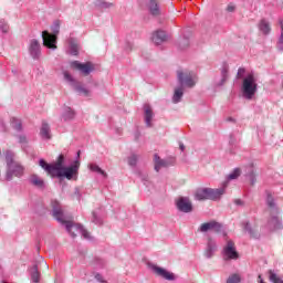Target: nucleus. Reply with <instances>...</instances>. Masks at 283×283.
<instances>
[{"mask_svg": "<svg viewBox=\"0 0 283 283\" xmlns=\"http://www.w3.org/2000/svg\"><path fill=\"white\" fill-rule=\"evenodd\" d=\"M64 163L65 156L60 155L54 164H48L45 159H40L39 165L52 178H66L67 180L76 178L78 176V169H81V161L75 160L71 166H63Z\"/></svg>", "mask_w": 283, "mask_h": 283, "instance_id": "obj_1", "label": "nucleus"}, {"mask_svg": "<svg viewBox=\"0 0 283 283\" xmlns=\"http://www.w3.org/2000/svg\"><path fill=\"white\" fill-rule=\"evenodd\" d=\"M51 207L53 218H55V220H57V222H60L61 224H64L67 233H70L71 237H76V233L72 231V229H75L81 233V235H83L85 240H90V232H87V230H85V228H83L81 223H74L72 221L65 220V214H63V209H61V203H59V201L52 200Z\"/></svg>", "mask_w": 283, "mask_h": 283, "instance_id": "obj_2", "label": "nucleus"}, {"mask_svg": "<svg viewBox=\"0 0 283 283\" xmlns=\"http://www.w3.org/2000/svg\"><path fill=\"white\" fill-rule=\"evenodd\" d=\"M6 161H7V174L6 179L8 181L13 178H21L25 174V168H23L19 161L14 160V154L12 150L6 151Z\"/></svg>", "mask_w": 283, "mask_h": 283, "instance_id": "obj_3", "label": "nucleus"}, {"mask_svg": "<svg viewBox=\"0 0 283 283\" xmlns=\"http://www.w3.org/2000/svg\"><path fill=\"white\" fill-rule=\"evenodd\" d=\"M224 196V188H198L195 192V200H220Z\"/></svg>", "mask_w": 283, "mask_h": 283, "instance_id": "obj_4", "label": "nucleus"}, {"mask_svg": "<svg viewBox=\"0 0 283 283\" xmlns=\"http://www.w3.org/2000/svg\"><path fill=\"white\" fill-rule=\"evenodd\" d=\"M53 33L48 31L42 32V41L44 48H49V50H56V34H59L61 30V22L56 20L51 27Z\"/></svg>", "mask_w": 283, "mask_h": 283, "instance_id": "obj_5", "label": "nucleus"}, {"mask_svg": "<svg viewBox=\"0 0 283 283\" xmlns=\"http://www.w3.org/2000/svg\"><path fill=\"white\" fill-rule=\"evenodd\" d=\"M223 238H226V245L222 250V258L224 262H231V260H240V253L235 249V242L227 238V232H223Z\"/></svg>", "mask_w": 283, "mask_h": 283, "instance_id": "obj_6", "label": "nucleus"}, {"mask_svg": "<svg viewBox=\"0 0 283 283\" xmlns=\"http://www.w3.org/2000/svg\"><path fill=\"white\" fill-rule=\"evenodd\" d=\"M177 80L180 87H196V83H198V76L193 72H177Z\"/></svg>", "mask_w": 283, "mask_h": 283, "instance_id": "obj_7", "label": "nucleus"}, {"mask_svg": "<svg viewBox=\"0 0 283 283\" xmlns=\"http://www.w3.org/2000/svg\"><path fill=\"white\" fill-rule=\"evenodd\" d=\"M264 229L268 233H273V231H280V229H283L280 213H270V218L268 219Z\"/></svg>", "mask_w": 283, "mask_h": 283, "instance_id": "obj_8", "label": "nucleus"}, {"mask_svg": "<svg viewBox=\"0 0 283 283\" xmlns=\"http://www.w3.org/2000/svg\"><path fill=\"white\" fill-rule=\"evenodd\" d=\"M71 67H73V70H78L83 76H90L91 72L96 70V66L92 62L81 63L78 61H73Z\"/></svg>", "mask_w": 283, "mask_h": 283, "instance_id": "obj_9", "label": "nucleus"}, {"mask_svg": "<svg viewBox=\"0 0 283 283\" xmlns=\"http://www.w3.org/2000/svg\"><path fill=\"white\" fill-rule=\"evenodd\" d=\"M222 229H223L222 223L216 220H211L209 222L202 223L199 227L198 231H200V233H207L209 231H214V233H222Z\"/></svg>", "mask_w": 283, "mask_h": 283, "instance_id": "obj_10", "label": "nucleus"}, {"mask_svg": "<svg viewBox=\"0 0 283 283\" xmlns=\"http://www.w3.org/2000/svg\"><path fill=\"white\" fill-rule=\"evenodd\" d=\"M64 78L65 81H67V83H70L73 87V90H75V92H78V94H83V96H88L90 95V91L85 87H83V85H81V83L76 82V80H74V77H72V74H70L69 72H64Z\"/></svg>", "mask_w": 283, "mask_h": 283, "instance_id": "obj_11", "label": "nucleus"}, {"mask_svg": "<svg viewBox=\"0 0 283 283\" xmlns=\"http://www.w3.org/2000/svg\"><path fill=\"white\" fill-rule=\"evenodd\" d=\"M29 54L34 61L41 59V43L36 39L30 40L29 43Z\"/></svg>", "mask_w": 283, "mask_h": 283, "instance_id": "obj_12", "label": "nucleus"}, {"mask_svg": "<svg viewBox=\"0 0 283 283\" xmlns=\"http://www.w3.org/2000/svg\"><path fill=\"white\" fill-rule=\"evenodd\" d=\"M177 209L182 213H191L193 211V206L189 198L181 197L177 201Z\"/></svg>", "mask_w": 283, "mask_h": 283, "instance_id": "obj_13", "label": "nucleus"}, {"mask_svg": "<svg viewBox=\"0 0 283 283\" xmlns=\"http://www.w3.org/2000/svg\"><path fill=\"white\" fill-rule=\"evenodd\" d=\"M258 92V76L253 72L249 73V101L255 98V93Z\"/></svg>", "mask_w": 283, "mask_h": 283, "instance_id": "obj_14", "label": "nucleus"}, {"mask_svg": "<svg viewBox=\"0 0 283 283\" xmlns=\"http://www.w3.org/2000/svg\"><path fill=\"white\" fill-rule=\"evenodd\" d=\"M247 70L240 67L237 73V78H243L242 95L243 98H249V76L244 77Z\"/></svg>", "mask_w": 283, "mask_h": 283, "instance_id": "obj_15", "label": "nucleus"}, {"mask_svg": "<svg viewBox=\"0 0 283 283\" xmlns=\"http://www.w3.org/2000/svg\"><path fill=\"white\" fill-rule=\"evenodd\" d=\"M154 163L155 171H160L163 168L171 167V165H174V159H163L160 156H158V154H155Z\"/></svg>", "mask_w": 283, "mask_h": 283, "instance_id": "obj_16", "label": "nucleus"}, {"mask_svg": "<svg viewBox=\"0 0 283 283\" xmlns=\"http://www.w3.org/2000/svg\"><path fill=\"white\" fill-rule=\"evenodd\" d=\"M153 271L158 275L159 277H163L164 280H168L169 282H174L176 280V275L160 266L153 265Z\"/></svg>", "mask_w": 283, "mask_h": 283, "instance_id": "obj_17", "label": "nucleus"}, {"mask_svg": "<svg viewBox=\"0 0 283 283\" xmlns=\"http://www.w3.org/2000/svg\"><path fill=\"white\" fill-rule=\"evenodd\" d=\"M239 176H242V169L240 168H234L233 171L227 175L226 180L221 186V189H223V193L226 192V189L229 187V182H231V180H238Z\"/></svg>", "mask_w": 283, "mask_h": 283, "instance_id": "obj_18", "label": "nucleus"}, {"mask_svg": "<svg viewBox=\"0 0 283 283\" xmlns=\"http://www.w3.org/2000/svg\"><path fill=\"white\" fill-rule=\"evenodd\" d=\"M265 202L269 209V213H280V208H277V203H275V198H273V195H271V192H266Z\"/></svg>", "mask_w": 283, "mask_h": 283, "instance_id": "obj_19", "label": "nucleus"}, {"mask_svg": "<svg viewBox=\"0 0 283 283\" xmlns=\"http://www.w3.org/2000/svg\"><path fill=\"white\" fill-rule=\"evenodd\" d=\"M216 251H218V243H216V240H213L212 238H208L205 256L208 260H211V258H213V254L216 253Z\"/></svg>", "mask_w": 283, "mask_h": 283, "instance_id": "obj_20", "label": "nucleus"}, {"mask_svg": "<svg viewBox=\"0 0 283 283\" xmlns=\"http://www.w3.org/2000/svg\"><path fill=\"white\" fill-rule=\"evenodd\" d=\"M40 136L42 140H51L52 139V128H50V124L43 120L40 127Z\"/></svg>", "mask_w": 283, "mask_h": 283, "instance_id": "obj_21", "label": "nucleus"}, {"mask_svg": "<svg viewBox=\"0 0 283 283\" xmlns=\"http://www.w3.org/2000/svg\"><path fill=\"white\" fill-rule=\"evenodd\" d=\"M154 118V109L149 104L144 105V120L147 127H151V120Z\"/></svg>", "mask_w": 283, "mask_h": 283, "instance_id": "obj_22", "label": "nucleus"}, {"mask_svg": "<svg viewBox=\"0 0 283 283\" xmlns=\"http://www.w3.org/2000/svg\"><path fill=\"white\" fill-rule=\"evenodd\" d=\"M151 39L155 45H161V43H165V41H167V33L163 30H158L153 33Z\"/></svg>", "mask_w": 283, "mask_h": 283, "instance_id": "obj_23", "label": "nucleus"}, {"mask_svg": "<svg viewBox=\"0 0 283 283\" xmlns=\"http://www.w3.org/2000/svg\"><path fill=\"white\" fill-rule=\"evenodd\" d=\"M29 181L31 185H33V187H36L38 189H45V181L38 175H31Z\"/></svg>", "mask_w": 283, "mask_h": 283, "instance_id": "obj_24", "label": "nucleus"}, {"mask_svg": "<svg viewBox=\"0 0 283 283\" xmlns=\"http://www.w3.org/2000/svg\"><path fill=\"white\" fill-rule=\"evenodd\" d=\"M148 10L153 17H159L160 14V6H158V1L150 0L148 3Z\"/></svg>", "mask_w": 283, "mask_h": 283, "instance_id": "obj_25", "label": "nucleus"}, {"mask_svg": "<svg viewBox=\"0 0 283 283\" xmlns=\"http://www.w3.org/2000/svg\"><path fill=\"white\" fill-rule=\"evenodd\" d=\"M67 43H69L70 54H72V56L78 55V43L76 42V39L70 38L67 40Z\"/></svg>", "mask_w": 283, "mask_h": 283, "instance_id": "obj_26", "label": "nucleus"}, {"mask_svg": "<svg viewBox=\"0 0 283 283\" xmlns=\"http://www.w3.org/2000/svg\"><path fill=\"white\" fill-rule=\"evenodd\" d=\"M259 30L260 32H262V34H271V23H269V21L262 19L259 22Z\"/></svg>", "mask_w": 283, "mask_h": 283, "instance_id": "obj_27", "label": "nucleus"}, {"mask_svg": "<svg viewBox=\"0 0 283 283\" xmlns=\"http://www.w3.org/2000/svg\"><path fill=\"white\" fill-rule=\"evenodd\" d=\"M182 96H185V88L179 85L178 87L175 88L172 102L180 103V101H182Z\"/></svg>", "mask_w": 283, "mask_h": 283, "instance_id": "obj_28", "label": "nucleus"}, {"mask_svg": "<svg viewBox=\"0 0 283 283\" xmlns=\"http://www.w3.org/2000/svg\"><path fill=\"white\" fill-rule=\"evenodd\" d=\"M74 116H76V113H74L71 107H64V112L62 113V120H74Z\"/></svg>", "mask_w": 283, "mask_h": 283, "instance_id": "obj_29", "label": "nucleus"}, {"mask_svg": "<svg viewBox=\"0 0 283 283\" xmlns=\"http://www.w3.org/2000/svg\"><path fill=\"white\" fill-rule=\"evenodd\" d=\"M31 280L34 283H39L41 280V273L39 272V266L38 265H33L31 268Z\"/></svg>", "mask_w": 283, "mask_h": 283, "instance_id": "obj_30", "label": "nucleus"}, {"mask_svg": "<svg viewBox=\"0 0 283 283\" xmlns=\"http://www.w3.org/2000/svg\"><path fill=\"white\" fill-rule=\"evenodd\" d=\"M258 174L255 171V166L253 164H250V174H249V180L250 185L253 186L255 182H258Z\"/></svg>", "mask_w": 283, "mask_h": 283, "instance_id": "obj_31", "label": "nucleus"}, {"mask_svg": "<svg viewBox=\"0 0 283 283\" xmlns=\"http://www.w3.org/2000/svg\"><path fill=\"white\" fill-rule=\"evenodd\" d=\"M227 78H229V64H223L221 70V81L219 85H223L224 83H227Z\"/></svg>", "mask_w": 283, "mask_h": 283, "instance_id": "obj_32", "label": "nucleus"}, {"mask_svg": "<svg viewBox=\"0 0 283 283\" xmlns=\"http://www.w3.org/2000/svg\"><path fill=\"white\" fill-rule=\"evenodd\" d=\"M242 282V274L240 273H232L228 276L226 283H241Z\"/></svg>", "mask_w": 283, "mask_h": 283, "instance_id": "obj_33", "label": "nucleus"}, {"mask_svg": "<svg viewBox=\"0 0 283 283\" xmlns=\"http://www.w3.org/2000/svg\"><path fill=\"white\" fill-rule=\"evenodd\" d=\"M11 127L15 129V132H21L23 129V124L21 123V119H17V117H12Z\"/></svg>", "mask_w": 283, "mask_h": 283, "instance_id": "obj_34", "label": "nucleus"}, {"mask_svg": "<svg viewBox=\"0 0 283 283\" xmlns=\"http://www.w3.org/2000/svg\"><path fill=\"white\" fill-rule=\"evenodd\" d=\"M95 6H96V8H98V10H108V8L114 7V3L99 0L97 3H95Z\"/></svg>", "mask_w": 283, "mask_h": 283, "instance_id": "obj_35", "label": "nucleus"}, {"mask_svg": "<svg viewBox=\"0 0 283 283\" xmlns=\"http://www.w3.org/2000/svg\"><path fill=\"white\" fill-rule=\"evenodd\" d=\"M90 169H91V171H95L96 174H101V176H104V178H107V172H105V170L101 169V167H98V165L91 164Z\"/></svg>", "mask_w": 283, "mask_h": 283, "instance_id": "obj_36", "label": "nucleus"}, {"mask_svg": "<svg viewBox=\"0 0 283 283\" xmlns=\"http://www.w3.org/2000/svg\"><path fill=\"white\" fill-rule=\"evenodd\" d=\"M269 279L272 283H283L282 277L277 276L272 270L269 271Z\"/></svg>", "mask_w": 283, "mask_h": 283, "instance_id": "obj_37", "label": "nucleus"}, {"mask_svg": "<svg viewBox=\"0 0 283 283\" xmlns=\"http://www.w3.org/2000/svg\"><path fill=\"white\" fill-rule=\"evenodd\" d=\"M178 45L180 50H187V48L189 46V38H187V35H184V38L179 40Z\"/></svg>", "mask_w": 283, "mask_h": 283, "instance_id": "obj_38", "label": "nucleus"}, {"mask_svg": "<svg viewBox=\"0 0 283 283\" xmlns=\"http://www.w3.org/2000/svg\"><path fill=\"white\" fill-rule=\"evenodd\" d=\"M10 30V25H8V22H6V20L1 19L0 20V32H2V34H8Z\"/></svg>", "mask_w": 283, "mask_h": 283, "instance_id": "obj_39", "label": "nucleus"}, {"mask_svg": "<svg viewBox=\"0 0 283 283\" xmlns=\"http://www.w3.org/2000/svg\"><path fill=\"white\" fill-rule=\"evenodd\" d=\"M128 165L129 167H136L138 165V155L133 154L128 157Z\"/></svg>", "mask_w": 283, "mask_h": 283, "instance_id": "obj_40", "label": "nucleus"}, {"mask_svg": "<svg viewBox=\"0 0 283 283\" xmlns=\"http://www.w3.org/2000/svg\"><path fill=\"white\" fill-rule=\"evenodd\" d=\"M105 264H106V261L104 259H101V258L94 259L95 269H104Z\"/></svg>", "mask_w": 283, "mask_h": 283, "instance_id": "obj_41", "label": "nucleus"}, {"mask_svg": "<svg viewBox=\"0 0 283 283\" xmlns=\"http://www.w3.org/2000/svg\"><path fill=\"white\" fill-rule=\"evenodd\" d=\"M92 222L98 226L103 224V219L99 218L98 214H96V211L92 212Z\"/></svg>", "mask_w": 283, "mask_h": 283, "instance_id": "obj_42", "label": "nucleus"}, {"mask_svg": "<svg viewBox=\"0 0 283 283\" xmlns=\"http://www.w3.org/2000/svg\"><path fill=\"white\" fill-rule=\"evenodd\" d=\"M250 238H253L254 240H260L259 231L250 228Z\"/></svg>", "mask_w": 283, "mask_h": 283, "instance_id": "obj_43", "label": "nucleus"}, {"mask_svg": "<svg viewBox=\"0 0 283 283\" xmlns=\"http://www.w3.org/2000/svg\"><path fill=\"white\" fill-rule=\"evenodd\" d=\"M18 138L20 145H28V137H25V135H20Z\"/></svg>", "mask_w": 283, "mask_h": 283, "instance_id": "obj_44", "label": "nucleus"}, {"mask_svg": "<svg viewBox=\"0 0 283 283\" xmlns=\"http://www.w3.org/2000/svg\"><path fill=\"white\" fill-rule=\"evenodd\" d=\"M226 10L227 12H235V4L229 3Z\"/></svg>", "mask_w": 283, "mask_h": 283, "instance_id": "obj_45", "label": "nucleus"}, {"mask_svg": "<svg viewBox=\"0 0 283 283\" xmlns=\"http://www.w3.org/2000/svg\"><path fill=\"white\" fill-rule=\"evenodd\" d=\"M95 280L101 283H107V281L103 280V275L99 273L95 274Z\"/></svg>", "mask_w": 283, "mask_h": 283, "instance_id": "obj_46", "label": "nucleus"}, {"mask_svg": "<svg viewBox=\"0 0 283 283\" xmlns=\"http://www.w3.org/2000/svg\"><path fill=\"white\" fill-rule=\"evenodd\" d=\"M234 205H237V207H242V205H244V201H242V199H234Z\"/></svg>", "mask_w": 283, "mask_h": 283, "instance_id": "obj_47", "label": "nucleus"}, {"mask_svg": "<svg viewBox=\"0 0 283 283\" xmlns=\"http://www.w3.org/2000/svg\"><path fill=\"white\" fill-rule=\"evenodd\" d=\"M0 129L1 132H6V123H3V120L0 119Z\"/></svg>", "mask_w": 283, "mask_h": 283, "instance_id": "obj_48", "label": "nucleus"}, {"mask_svg": "<svg viewBox=\"0 0 283 283\" xmlns=\"http://www.w3.org/2000/svg\"><path fill=\"white\" fill-rule=\"evenodd\" d=\"M226 122H227V123H235V118H233V117H228V118L226 119Z\"/></svg>", "mask_w": 283, "mask_h": 283, "instance_id": "obj_49", "label": "nucleus"}, {"mask_svg": "<svg viewBox=\"0 0 283 283\" xmlns=\"http://www.w3.org/2000/svg\"><path fill=\"white\" fill-rule=\"evenodd\" d=\"M140 178H142V180H143V182H147V175H140Z\"/></svg>", "mask_w": 283, "mask_h": 283, "instance_id": "obj_50", "label": "nucleus"}, {"mask_svg": "<svg viewBox=\"0 0 283 283\" xmlns=\"http://www.w3.org/2000/svg\"><path fill=\"white\" fill-rule=\"evenodd\" d=\"M132 48H133V44L128 42V43L126 44V50L132 51Z\"/></svg>", "mask_w": 283, "mask_h": 283, "instance_id": "obj_51", "label": "nucleus"}, {"mask_svg": "<svg viewBox=\"0 0 283 283\" xmlns=\"http://www.w3.org/2000/svg\"><path fill=\"white\" fill-rule=\"evenodd\" d=\"M138 138H140V133H139V132H136V133H135V140H138Z\"/></svg>", "mask_w": 283, "mask_h": 283, "instance_id": "obj_52", "label": "nucleus"}, {"mask_svg": "<svg viewBox=\"0 0 283 283\" xmlns=\"http://www.w3.org/2000/svg\"><path fill=\"white\" fill-rule=\"evenodd\" d=\"M180 149H181V151H185V144H180Z\"/></svg>", "mask_w": 283, "mask_h": 283, "instance_id": "obj_53", "label": "nucleus"}, {"mask_svg": "<svg viewBox=\"0 0 283 283\" xmlns=\"http://www.w3.org/2000/svg\"><path fill=\"white\" fill-rule=\"evenodd\" d=\"M75 193H76V196H81V193L78 192V188H75Z\"/></svg>", "mask_w": 283, "mask_h": 283, "instance_id": "obj_54", "label": "nucleus"}, {"mask_svg": "<svg viewBox=\"0 0 283 283\" xmlns=\"http://www.w3.org/2000/svg\"><path fill=\"white\" fill-rule=\"evenodd\" d=\"M77 158H81V150L77 151Z\"/></svg>", "mask_w": 283, "mask_h": 283, "instance_id": "obj_55", "label": "nucleus"}, {"mask_svg": "<svg viewBox=\"0 0 283 283\" xmlns=\"http://www.w3.org/2000/svg\"><path fill=\"white\" fill-rule=\"evenodd\" d=\"M248 227H249V223H245L244 229L247 230Z\"/></svg>", "mask_w": 283, "mask_h": 283, "instance_id": "obj_56", "label": "nucleus"}, {"mask_svg": "<svg viewBox=\"0 0 283 283\" xmlns=\"http://www.w3.org/2000/svg\"><path fill=\"white\" fill-rule=\"evenodd\" d=\"M44 265H46V268H48V263H44Z\"/></svg>", "mask_w": 283, "mask_h": 283, "instance_id": "obj_57", "label": "nucleus"}, {"mask_svg": "<svg viewBox=\"0 0 283 283\" xmlns=\"http://www.w3.org/2000/svg\"><path fill=\"white\" fill-rule=\"evenodd\" d=\"M44 265H46V268H48V263H44Z\"/></svg>", "mask_w": 283, "mask_h": 283, "instance_id": "obj_58", "label": "nucleus"}]
</instances>
